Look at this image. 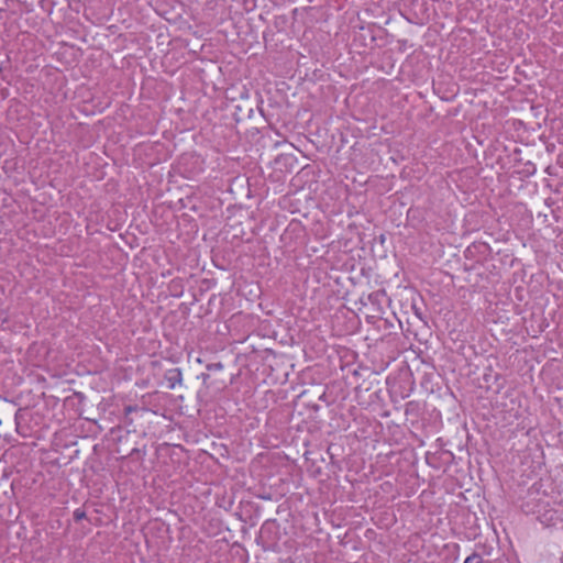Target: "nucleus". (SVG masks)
<instances>
[{"label": "nucleus", "mask_w": 563, "mask_h": 563, "mask_svg": "<svg viewBox=\"0 0 563 563\" xmlns=\"http://www.w3.org/2000/svg\"><path fill=\"white\" fill-rule=\"evenodd\" d=\"M164 378L168 383V388L175 389L176 385H181L183 383V372L179 367L167 369Z\"/></svg>", "instance_id": "f257e3e1"}, {"label": "nucleus", "mask_w": 563, "mask_h": 563, "mask_svg": "<svg viewBox=\"0 0 563 563\" xmlns=\"http://www.w3.org/2000/svg\"><path fill=\"white\" fill-rule=\"evenodd\" d=\"M464 563H483V558L481 554L474 552L465 559Z\"/></svg>", "instance_id": "f03ea898"}, {"label": "nucleus", "mask_w": 563, "mask_h": 563, "mask_svg": "<svg viewBox=\"0 0 563 563\" xmlns=\"http://www.w3.org/2000/svg\"><path fill=\"white\" fill-rule=\"evenodd\" d=\"M139 410V407L137 406H132V405H129V406H125L124 407V415H125V420L129 424L132 423V419H129V415L132 413V412H135Z\"/></svg>", "instance_id": "7ed1b4c3"}, {"label": "nucleus", "mask_w": 563, "mask_h": 563, "mask_svg": "<svg viewBox=\"0 0 563 563\" xmlns=\"http://www.w3.org/2000/svg\"><path fill=\"white\" fill-rule=\"evenodd\" d=\"M73 517H74V520H75L76 522H78V521H80V520L85 519V518L87 517V515H86V511H85L84 509H81V508H77V509H75V511L73 512Z\"/></svg>", "instance_id": "20e7f679"}, {"label": "nucleus", "mask_w": 563, "mask_h": 563, "mask_svg": "<svg viewBox=\"0 0 563 563\" xmlns=\"http://www.w3.org/2000/svg\"><path fill=\"white\" fill-rule=\"evenodd\" d=\"M223 368V365L222 363L218 362V363H211V364H208L207 365V369L208 371H220Z\"/></svg>", "instance_id": "39448f33"}, {"label": "nucleus", "mask_w": 563, "mask_h": 563, "mask_svg": "<svg viewBox=\"0 0 563 563\" xmlns=\"http://www.w3.org/2000/svg\"><path fill=\"white\" fill-rule=\"evenodd\" d=\"M21 411H22V408L18 409V411L14 415V420L16 422V427L19 426V418H20Z\"/></svg>", "instance_id": "423d86ee"}, {"label": "nucleus", "mask_w": 563, "mask_h": 563, "mask_svg": "<svg viewBox=\"0 0 563 563\" xmlns=\"http://www.w3.org/2000/svg\"><path fill=\"white\" fill-rule=\"evenodd\" d=\"M136 453H139V449H136V448H135V449H133V450L130 452V456H132V455H134V454H136Z\"/></svg>", "instance_id": "0eeeda50"}]
</instances>
